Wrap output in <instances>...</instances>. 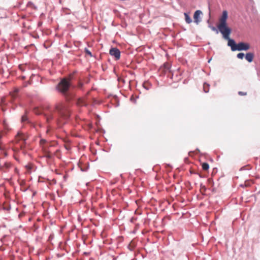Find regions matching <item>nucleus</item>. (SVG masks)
Returning a JSON list of instances; mask_svg holds the SVG:
<instances>
[{
	"label": "nucleus",
	"instance_id": "f257e3e1",
	"mask_svg": "<svg viewBox=\"0 0 260 260\" xmlns=\"http://www.w3.org/2000/svg\"><path fill=\"white\" fill-rule=\"evenodd\" d=\"M42 114L48 127H51L54 124L60 127L68 122L70 117V111L64 103L59 102L52 106H45Z\"/></svg>",
	"mask_w": 260,
	"mask_h": 260
},
{
	"label": "nucleus",
	"instance_id": "f03ea898",
	"mask_svg": "<svg viewBox=\"0 0 260 260\" xmlns=\"http://www.w3.org/2000/svg\"><path fill=\"white\" fill-rule=\"evenodd\" d=\"M72 86L70 79L67 78L62 79L56 86V89L61 93L68 100V91Z\"/></svg>",
	"mask_w": 260,
	"mask_h": 260
},
{
	"label": "nucleus",
	"instance_id": "7ed1b4c3",
	"mask_svg": "<svg viewBox=\"0 0 260 260\" xmlns=\"http://www.w3.org/2000/svg\"><path fill=\"white\" fill-rule=\"evenodd\" d=\"M228 18V13L227 11L224 10L222 13L221 16L219 19V24L217 25L219 32H222L226 31H230L232 29L228 26L227 19Z\"/></svg>",
	"mask_w": 260,
	"mask_h": 260
},
{
	"label": "nucleus",
	"instance_id": "20e7f679",
	"mask_svg": "<svg viewBox=\"0 0 260 260\" xmlns=\"http://www.w3.org/2000/svg\"><path fill=\"white\" fill-rule=\"evenodd\" d=\"M232 32V30H230V31H226L222 32H221V34L222 35L223 38L228 41V46H230L231 48V50L232 51H237V48L238 44H236L235 41L234 39H231L230 38V36Z\"/></svg>",
	"mask_w": 260,
	"mask_h": 260
},
{
	"label": "nucleus",
	"instance_id": "39448f33",
	"mask_svg": "<svg viewBox=\"0 0 260 260\" xmlns=\"http://www.w3.org/2000/svg\"><path fill=\"white\" fill-rule=\"evenodd\" d=\"M201 15H203V13L201 10H197L194 12L193 14L194 22L198 25L202 21Z\"/></svg>",
	"mask_w": 260,
	"mask_h": 260
},
{
	"label": "nucleus",
	"instance_id": "423d86ee",
	"mask_svg": "<svg viewBox=\"0 0 260 260\" xmlns=\"http://www.w3.org/2000/svg\"><path fill=\"white\" fill-rule=\"evenodd\" d=\"M109 54L114 56L116 60H118L120 57V51L119 49L116 47H112L110 49Z\"/></svg>",
	"mask_w": 260,
	"mask_h": 260
},
{
	"label": "nucleus",
	"instance_id": "0eeeda50",
	"mask_svg": "<svg viewBox=\"0 0 260 260\" xmlns=\"http://www.w3.org/2000/svg\"><path fill=\"white\" fill-rule=\"evenodd\" d=\"M250 48V45L243 42L238 43L237 51H247Z\"/></svg>",
	"mask_w": 260,
	"mask_h": 260
},
{
	"label": "nucleus",
	"instance_id": "6e6552de",
	"mask_svg": "<svg viewBox=\"0 0 260 260\" xmlns=\"http://www.w3.org/2000/svg\"><path fill=\"white\" fill-rule=\"evenodd\" d=\"M245 59L249 62H251L254 58V53L252 52H248L245 54Z\"/></svg>",
	"mask_w": 260,
	"mask_h": 260
},
{
	"label": "nucleus",
	"instance_id": "1a4fd4ad",
	"mask_svg": "<svg viewBox=\"0 0 260 260\" xmlns=\"http://www.w3.org/2000/svg\"><path fill=\"white\" fill-rule=\"evenodd\" d=\"M185 20L187 24H189L192 22V19L189 16V14L187 13H184Z\"/></svg>",
	"mask_w": 260,
	"mask_h": 260
},
{
	"label": "nucleus",
	"instance_id": "9d476101",
	"mask_svg": "<svg viewBox=\"0 0 260 260\" xmlns=\"http://www.w3.org/2000/svg\"><path fill=\"white\" fill-rule=\"evenodd\" d=\"M210 85L206 82L204 83L203 85V89L205 93H208L209 91Z\"/></svg>",
	"mask_w": 260,
	"mask_h": 260
},
{
	"label": "nucleus",
	"instance_id": "9b49d317",
	"mask_svg": "<svg viewBox=\"0 0 260 260\" xmlns=\"http://www.w3.org/2000/svg\"><path fill=\"white\" fill-rule=\"evenodd\" d=\"M78 104L82 106H87L88 105L84 100L81 99L78 100Z\"/></svg>",
	"mask_w": 260,
	"mask_h": 260
},
{
	"label": "nucleus",
	"instance_id": "f8f14e48",
	"mask_svg": "<svg viewBox=\"0 0 260 260\" xmlns=\"http://www.w3.org/2000/svg\"><path fill=\"white\" fill-rule=\"evenodd\" d=\"M202 169L205 171L208 170L209 168V165L207 162H203L202 165Z\"/></svg>",
	"mask_w": 260,
	"mask_h": 260
},
{
	"label": "nucleus",
	"instance_id": "ddd939ff",
	"mask_svg": "<svg viewBox=\"0 0 260 260\" xmlns=\"http://www.w3.org/2000/svg\"><path fill=\"white\" fill-rule=\"evenodd\" d=\"M244 56H245L244 53L242 52L239 53L237 55V57L241 59H242Z\"/></svg>",
	"mask_w": 260,
	"mask_h": 260
},
{
	"label": "nucleus",
	"instance_id": "4468645a",
	"mask_svg": "<svg viewBox=\"0 0 260 260\" xmlns=\"http://www.w3.org/2000/svg\"><path fill=\"white\" fill-rule=\"evenodd\" d=\"M21 121L23 122H29L28 118L27 117V116L26 115H23L22 116V117H21Z\"/></svg>",
	"mask_w": 260,
	"mask_h": 260
},
{
	"label": "nucleus",
	"instance_id": "2eb2a0df",
	"mask_svg": "<svg viewBox=\"0 0 260 260\" xmlns=\"http://www.w3.org/2000/svg\"><path fill=\"white\" fill-rule=\"evenodd\" d=\"M211 29L212 30L215 31L217 34H218V32H219L218 27L216 28V27L212 26V27H211Z\"/></svg>",
	"mask_w": 260,
	"mask_h": 260
},
{
	"label": "nucleus",
	"instance_id": "dca6fc26",
	"mask_svg": "<svg viewBox=\"0 0 260 260\" xmlns=\"http://www.w3.org/2000/svg\"><path fill=\"white\" fill-rule=\"evenodd\" d=\"M85 52L86 54L89 55L90 56H92V54L90 51H89L88 49L85 48Z\"/></svg>",
	"mask_w": 260,
	"mask_h": 260
},
{
	"label": "nucleus",
	"instance_id": "f3484780",
	"mask_svg": "<svg viewBox=\"0 0 260 260\" xmlns=\"http://www.w3.org/2000/svg\"><path fill=\"white\" fill-rule=\"evenodd\" d=\"M83 86V83L82 82L79 81L78 84V88L80 89H81L82 88Z\"/></svg>",
	"mask_w": 260,
	"mask_h": 260
},
{
	"label": "nucleus",
	"instance_id": "a211bd4d",
	"mask_svg": "<svg viewBox=\"0 0 260 260\" xmlns=\"http://www.w3.org/2000/svg\"><path fill=\"white\" fill-rule=\"evenodd\" d=\"M238 94L240 95H246L247 94V92H243V91H239Z\"/></svg>",
	"mask_w": 260,
	"mask_h": 260
},
{
	"label": "nucleus",
	"instance_id": "6ab92c4d",
	"mask_svg": "<svg viewBox=\"0 0 260 260\" xmlns=\"http://www.w3.org/2000/svg\"><path fill=\"white\" fill-rule=\"evenodd\" d=\"M131 101L133 102L134 103H136V99H134V98L133 96H132L130 99Z\"/></svg>",
	"mask_w": 260,
	"mask_h": 260
},
{
	"label": "nucleus",
	"instance_id": "aec40b11",
	"mask_svg": "<svg viewBox=\"0 0 260 260\" xmlns=\"http://www.w3.org/2000/svg\"><path fill=\"white\" fill-rule=\"evenodd\" d=\"M207 23H209L208 27H209V28H211V27H212V25H211L210 24V20H207Z\"/></svg>",
	"mask_w": 260,
	"mask_h": 260
},
{
	"label": "nucleus",
	"instance_id": "412c9836",
	"mask_svg": "<svg viewBox=\"0 0 260 260\" xmlns=\"http://www.w3.org/2000/svg\"><path fill=\"white\" fill-rule=\"evenodd\" d=\"M246 170V167L244 166L240 168V171L245 170Z\"/></svg>",
	"mask_w": 260,
	"mask_h": 260
},
{
	"label": "nucleus",
	"instance_id": "4be33fe9",
	"mask_svg": "<svg viewBox=\"0 0 260 260\" xmlns=\"http://www.w3.org/2000/svg\"><path fill=\"white\" fill-rule=\"evenodd\" d=\"M3 124H4V125L5 126H6V121H5V120H4V121H3Z\"/></svg>",
	"mask_w": 260,
	"mask_h": 260
},
{
	"label": "nucleus",
	"instance_id": "5701e85b",
	"mask_svg": "<svg viewBox=\"0 0 260 260\" xmlns=\"http://www.w3.org/2000/svg\"><path fill=\"white\" fill-rule=\"evenodd\" d=\"M46 157H48V158H51V156H50V155H47L46 156Z\"/></svg>",
	"mask_w": 260,
	"mask_h": 260
},
{
	"label": "nucleus",
	"instance_id": "b1692460",
	"mask_svg": "<svg viewBox=\"0 0 260 260\" xmlns=\"http://www.w3.org/2000/svg\"><path fill=\"white\" fill-rule=\"evenodd\" d=\"M2 138V135L0 134V139Z\"/></svg>",
	"mask_w": 260,
	"mask_h": 260
},
{
	"label": "nucleus",
	"instance_id": "393cba45",
	"mask_svg": "<svg viewBox=\"0 0 260 260\" xmlns=\"http://www.w3.org/2000/svg\"><path fill=\"white\" fill-rule=\"evenodd\" d=\"M41 141H42V142H45V140H41Z\"/></svg>",
	"mask_w": 260,
	"mask_h": 260
},
{
	"label": "nucleus",
	"instance_id": "a878e982",
	"mask_svg": "<svg viewBox=\"0 0 260 260\" xmlns=\"http://www.w3.org/2000/svg\"><path fill=\"white\" fill-rule=\"evenodd\" d=\"M41 141H42V142H45V140H41Z\"/></svg>",
	"mask_w": 260,
	"mask_h": 260
},
{
	"label": "nucleus",
	"instance_id": "bb28decb",
	"mask_svg": "<svg viewBox=\"0 0 260 260\" xmlns=\"http://www.w3.org/2000/svg\"><path fill=\"white\" fill-rule=\"evenodd\" d=\"M199 175L200 178H202V175H201L200 174H199Z\"/></svg>",
	"mask_w": 260,
	"mask_h": 260
},
{
	"label": "nucleus",
	"instance_id": "cd10ccee",
	"mask_svg": "<svg viewBox=\"0 0 260 260\" xmlns=\"http://www.w3.org/2000/svg\"><path fill=\"white\" fill-rule=\"evenodd\" d=\"M145 89H146L147 90H148V89H149V88H147V87H145Z\"/></svg>",
	"mask_w": 260,
	"mask_h": 260
},
{
	"label": "nucleus",
	"instance_id": "c85d7f7f",
	"mask_svg": "<svg viewBox=\"0 0 260 260\" xmlns=\"http://www.w3.org/2000/svg\"><path fill=\"white\" fill-rule=\"evenodd\" d=\"M197 150L199 152H200V150H199V149L198 148H197Z\"/></svg>",
	"mask_w": 260,
	"mask_h": 260
},
{
	"label": "nucleus",
	"instance_id": "c756f323",
	"mask_svg": "<svg viewBox=\"0 0 260 260\" xmlns=\"http://www.w3.org/2000/svg\"><path fill=\"white\" fill-rule=\"evenodd\" d=\"M22 79H24L25 78V76H22Z\"/></svg>",
	"mask_w": 260,
	"mask_h": 260
},
{
	"label": "nucleus",
	"instance_id": "7c9ffc66",
	"mask_svg": "<svg viewBox=\"0 0 260 260\" xmlns=\"http://www.w3.org/2000/svg\"><path fill=\"white\" fill-rule=\"evenodd\" d=\"M34 74H32L31 76L30 77V78H31L32 76H34Z\"/></svg>",
	"mask_w": 260,
	"mask_h": 260
}]
</instances>
